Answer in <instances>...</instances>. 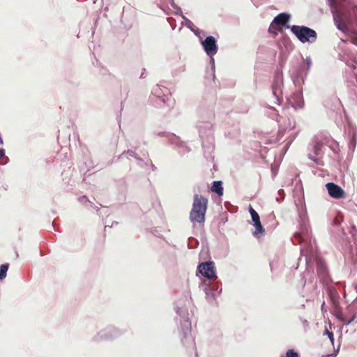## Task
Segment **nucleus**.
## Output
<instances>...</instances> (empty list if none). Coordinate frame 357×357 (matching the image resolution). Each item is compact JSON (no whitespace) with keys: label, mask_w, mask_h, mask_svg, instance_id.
Instances as JSON below:
<instances>
[{"label":"nucleus","mask_w":357,"mask_h":357,"mask_svg":"<svg viewBox=\"0 0 357 357\" xmlns=\"http://www.w3.org/2000/svg\"><path fill=\"white\" fill-rule=\"evenodd\" d=\"M298 213L300 230L294 233L291 240L294 243L297 241L298 243H303V245L310 244L312 243L311 229L305 206L299 208Z\"/></svg>","instance_id":"7ed1b4c3"},{"label":"nucleus","mask_w":357,"mask_h":357,"mask_svg":"<svg viewBox=\"0 0 357 357\" xmlns=\"http://www.w3.org/2000/svg\"><path fill=\"white\" fill-rule=\"evenodd\" d=\"M357 317V312L354 313L352 317L350 319H348V320H346L343 321L344 326H349L352 321H354V319Z\"/></svg>","instance_id":"ea45409f"},{"label":"nucleus","mask_w":357,"mask_h":357,"mask_svg":"<svg viewBox=\"0 0 357 357\" xmlns=\"http://www.w3.org/2000/svg\"><path fill=\"white\" fill-rule=\"evenodd\" d=\"M203 38L204 36H202L201 38H199V42L205 53L208 56H211V55H215L218 51V45L215 37L208 36L206 37L205 39H203Z\"/></svg>","instance_id":"9b49d317"},{"label":"nucleus","mask_w":357,"mask_h":357,"mask_svg":"<svg viewBox=\"0 0 357 357\" xmlns=\"http://www.w3.org/2000/svg\"><path fill=\"white\" fill-rule=\"evenodd\" d=\"M307 158H308V159L312 160L317 165L321 164V160L318 158V156L315 155L314 154L313 155L312 153H309L307 155Z\"/></svg>","instance_id":"58836bf2"},{"label":"nucleus","mask_w":357,"mask_h":357,"mask_svg":"<svg viewBox=\"0 0 357 357\" xmlns=\"http://www.w3.org/2000/svg\"><path fill=\"white\" fill-rule=\"evenodd\" d=\"M6 157V152H5V150L2 148H0V159L1 158H3ZM7 160L4 162H0V165H6L8 161V158H6Z\"/></svg>","instance_id":"79ce46f5"},{"label":"nucleus","mask_w":357,"mask_h":357,"mask_svg":"<svg viewBox=\"0 0 357 357\" xmlns=\"http://www.w3.org/2000/svg\"><path fill=\"white\" fill-rule=\"evenodd\" d=\"M199 288L204 292L206 300L211 304H217V298L222 292L220 282L215 280L204 282L199 285Z\"/></svg>","instance_id":"0eeeda50"},{"label":"nucleus","mask_w":357,"mask_h":357,"mask_svg":"<svg viewBox=\"0 0 357 357\" xmlns=\"http://www.w3.org/2000/svg\"><path fill=\"white\" fill-rule=\"evenodd\" d=\"M341 222V220H339L337 218H335L333 220V225H339Z\"/></svg>","instance_id":"09e8293b"},{"label":"nucleus","mask_w":357,"mask_h":357,"mask_svg":"<svg viewBox=\"0 0 357 357\" xmlns=\"http://www.w3.org/2000/svg\"><path fill=\"white\" fill-rule=\"evenodd\" d=\"M284 357H300V356L297 351H296L293 349H290L286 351Z\"/></svg>","instance_id":"f704fd0d"},{"label":"nucleus","mask_w":357,"mask_h":357,"mask_svg":"<svg viewBox=\"0 0 357 357\" xmlns=\"http://www.w3.org/2000/svg\"><path fill=\"white\" fill-rule=\"evenodd\" d=\"M78 201L82 203V204H86V203H90L91 205V207H93V208H96L97 211H98L99 209L98 208V207L96 206H95L93 204V203L89 201V199H88V197L86 196V195H83V196H80L78 197Z\"/></svg>","instance_id":"c756f323"},{"label":"nucleus","mask_w":357,"mask_h":357,"mask_svg":"<svg viewBox=\"0 0 357 357\" xmlns=\"http://www.w3.org/2000/svg\"><path fill=\"white\" fill-rule=\"evenodd\" d=\"M185 70V65H181L179 67H178L176 69L172 71V75L174 77L178 75L180 73L184 72Z\"/></svg>","instance_id":"4c0bfd02"},{"label":"nucleus","mask_w":357,"mask_h":357,"mask_svg":"<svg viewBox=\"0 0 357 357\" xmlns=\"http://www.w3.org/2000/svg\"><path fill=\"white\" fill-rule=\"evenodd\" d=\"M138 162V165L141 167V168H146V165H144V162H146V160L143 159V162Z\"/></svg>","instance_id":"8fccbe9b"},{"label":"nucleus","mask_w":357,"mask_h":357,"mask_svg":"<svg viewBox=\"0 0 357 357\" xmlns=\"http://www.w3.org/2000/svg\"><path fill=\"white\" fill-rule=\"evenodd\" d=\"M167 139L171 144L174 145L176 148H177L181 155H184L190 151V149L186 144V143L183 141H181L180 138L175 134L168 135Z\"/></svg>","instance_id":"ddd939ff"},{"label":"nucleus","mask_w":357,"mask_h":357,"mask_svg":"<svg viewBox=\"0 0 357 357\" xmlns=\"http://www.w3.org/2000/svg\"><path fill=\"white\" fill-rule=\"evenodd\" d=\"M137 149V146H134L133 149H129L128 150H126L121 153V155H119L118 159L123 158L124 157H126L127 158L128 156H130L132 158H134L137 162H143V158H141L138 153L136 152V149Z\"/></svg>","instance_id":"aec40b11"},{"label":"nucleus","mask_w":357,"mask_h":357,"mask_svg":"<svg viewBox=\"0 0 357 357\" xmlns=\"http://www.w3.org/2000/svg\"><path fill=\"white\" fill-rule=\"evenodd\" d=\"M214 119L215 113L213 109L201 108L199 109L197 128L202 140L204 158L209 162H212L214 158L213 155L215 149V139L213 136Z\"/></svg>","instance_id":"f257e3e1"},{"label":"nucleus","mask_w":357,"mask_h":357,"mask_svg":"<svg viewBox=\"0 0 357 357\" xmlns=\"http://www.w3.org/2000/svg\"><path fill=\"white\" fill-rule=\"evenodd\" d=\"M289 103L295 109H302L304 107V100L303 93L301 91L294 93L290 99H288Z\"/></svg>","instance_id":"f3484780"},{"label":"nucleus","mask_w":357,"mask_h":357,"mask_svg":"<svg viewBox=\"0 0 357 357\" xmlns=\"http://www.w3.org/2000/svg\"><path fill=\"white\" fill-rule=\"evenodd\" d=\"M145 72H146V69L145 68H142V73L140 75V78H144V77Z\"/></svg>","instance_id":"5fc2aeb1"},{"label":"nucleus","mask_w":357,"mask_h":357,"mask_svg":"<svg viewBox=\"0 0 357 357\" xmlns=\"http://www.w3.org/2000/svg\"><path fill=\"white\" fill-rule=\"evenodd\" d=\"M333 20L335 24L336 28L343 32L347 33L348 31V28L346 24L337 16V14H333Z\"/></svg>","instance_id":"4be33fe9"},{"label":"nucleus","mask_w":357,"mask_h":357,"mask_svg":"<svg viewBox=\"0 0 357 357\" xmlns=\"http://www.w3.org/2000/svg\"><path fill=\"white\" fill-rule=\"evenodd\" d=\"M283 84L282 75L276 73L274 76L273 83L272 84V92L275 99V103L280 105L282 102V86Z\"/></svg>","instance_id":"f8f14e48"},{"label":"nucleus","mask_w":357,"mask_h":357,"mask_svg":"<svg viewBox=\"0 0 357 357\" xmlns=\"http://www.w3.org/2000/svg\"><path fill=\"white\" fill-rule=\"evenodd\" d=\"M354 63H355L356 65H352V68H357V66H356V65H357V58L354 61Z\"/></svg>","instance_id":"6e6d98bb"},{"label":"nucleus","mask_w":357,"mask_h":357,"mask_svg":"<svg viewBox=\"0 0 357 357\" xmlns=\"http://www.w3.org/2000/svg\"><path fill=\"white\" fill-rule=\"evenodd\" d=\"M176 312L179 319L180 330L183 334L182 342H183V339H190L191 334V321L189 319L188 310L184 307H176Z\"/></svg>","instance_id":"6e6552de"},{"label":"nucleus","mask_w":357,"mask_h":357,"mask_svg":"<svg viewBox=\"0 0 357 357\" xmlns=\"http://www.w3.org/2000/svg\"><path fill=\"white\" fill-rule=\"evenodd\" d=\"M118 224H119V222L113 221L111 225H105V228L106 229L107 227H112L114 225H117Z\"/></svg>","instance_id":"3c124183"},{"label":"nucleus","mask_w":357,"mask_h":357,"mask_svg":"<svg viewBox=\"0 0 357 357\" xmlns=\"http://www.w3.org/2000/svg\"><path fill=\"white\" fill-rule=\"evenodd\" d=\"M197 272L210 281L218 278L215 263L213 261H207L199 263L197 266Z\"/></svg>","instance_id":"1a4fd4ad"},{"label":"nucleus","mask_w":357,"mask_h":357,"mask_svg":"<svg viewBox=\"0 0 357 357\" xmlns=\"http://www.w3.org/2000/svg\"><path fill=\"white\" fill-rule=\"evenodd\" d=\"M321 146L322 145L319 142H316L315 144H314L312 146L313 154H314L317 156H319L321 152Z\"/></svg>","instance_id":"7c9ffc66"},{"label":"nucleus","mask_w":357,"mask_h":357,"mask_svg":"<svg viewBox=\"0 0 357 357\" xmlns=\"http://www.w3.org/2000/svg\"><path fill=\"white\" fill-rule=\"evenodd\" d=\"M188 248H195L199 245V241L195 238L194 237H190L188 238Z\"/></svg>","instance_id":"72a5a7b5"},{"label":"nucleus","mask_w":357,"mask_h":357,"mask_svg":"<svg viewBox=\"0 0 357 357\" xmlns=\"http://www.w3.org/2000/svg\"><path fill=\"white\" fill-rule=\"evenodd\" d=\"M300 250L301 255L305 257L306 264H309L314 260L316 261L317 273L321 282L325 286L329 285L331 279L328 274V268L325 262L318 257L317 250L314 248L312 243L303 245Z\"/></svg>","instance_id":"f03ea898"},{"label":"nucleus","mask_w":357,"mask_h":357,"mask_svg":"<svg viewBox=\"0 0 357 357\" xmlns=\"http://www.w3.org/2000/svg\"><path fill=\"white\" fill-rule=\"evenodd\" d=\"M174 10H175V14L176 15H180L183 17V16H185L183 14V12H182V10L181 8L178 6H176L175 8H174Z\"/></svg>","instance_id":"37998d69"},{"label":"nucleus","mask_w":357,"mask_h":357,"mask_svg":"<svg viewBox=\"0 0 357 357\" xmlns=\"http://www.w3.org/2000/svg\"><path fill=\"white\" fill-rule=\"evenodd\" d=\"M165 92H167V88L156 84L152 89L151 95L158 98L160 102L165 103L167 100Z\"/></svg>","instance_id":"a211bd4d"},{"label":"nucleus","mask_w":357,"mask_h":357,"mask_svg":"<svg viewBox=\"0 0 357 357\" xmlns=\"http://www.w3.org/2000/svg\"><path fill=\"white\" fill-rule=\"evenodd\" d=\"M278 192L280 195V196L281 197V199H284V195H285L284 190L283 189H280Z\"/></svg>","instance_id":"de8ad7c7"},{"label":"nucleus","mask_w":357,"mask_h":357,"mask_svg":"<svg viewBox=\"0 0 357 357\" xmlns=\"http://www.w3.org/2000/svg\"><path fill=\"white\" fill-rule=\"evenodd\" d=\"M291 17V14L288 13H280L273 18V22L275 24L280 25L285 29H290L291 26L289 24V22H290Z\"/></svg>","instance_id":"dca6fc26"},{"label":"nucleus","mask_w":357,"mask_h":357,"mask_svg":"<svg viewBox=\"0 0 357 357\" xmlns=\"http://www.w3.org/2000/svg\"><path fill=\"white\" fill-rule=\"evenodd\" d=\"M208 206V199L202 195H194L192 208L190 212V220L192 222L203 223Z\"/></svg>","instance_id":"20e7f679"},{"label":"nucleus","mask_w":357,"mask_h":357,"mask_svg":"<svg viewBox=\"0 0 357 357\" xmlns=\"http://www.w3.org/2000/svg\"><path fill=\"white\" fill-rule=\"evenodd\" d=\"M208 71H210V68H207L206 70V76H205V78L208 80H212V81H215V79H213L212 77H211V73Z\"/></svg>","instance_id":"c03bdc74"},{"label":"nucleus","mask_w":357,"mask_h":357,"mask_svg":"<svg viewBox=\"0 0 357 357\" xmlns=\"http://www.w3.org/2000/svg\"><path fill=\"white\" fill-rule=\"evenodd\" d=\"M349 149L354 150L356 145V140H357V131L356 129H352L349 132Z\"/></svg>","instance_id":"b1692460"},{"label":"nucleus","mask_w":357,"mask_h":357,"mask_svg":"<svg viewBox=\"0 0 357 357\" xmlns=\"http://www.w3.org/2000/svg\"><path fill=\"white\" fill-rule=\"evenodd\" d=\"M305 66H300L296 74L292 75V79L295 85L299 84L300 82L304 84L305 79H306L309 71L312 67V61L310 56H306L304 60Z\"/></svg>","instance_id":"9d476101"},{"label":"nucleus","mask_w":357,"mask_h":357,"mask_svg":"<svg viewBox=\"0 0 357 357\" xmlns=\"http://www.w3.org/2000/svg\"><path fill=\"white\" fill-rule=\"evenodd\" d=\"M288 121V123H287V126L285 127V130H293L296 127V123L294 121L293 123H291V120L289 119H288L287 120Z\"/></svg>","instance_id":"a19ab883"},{"label":"nucleus","mask_w":357,"mask_h":357,"mask_svg":"<svg viewBox=\"0 0 357 357\" xmlns=\"http://www.w3.org/2000/svg\"><path fill=\"white\" fill-rule=\"evenodd\" d=\"M328 294L333 305H337L340 295L337 289L333 287H329V285H328Z\"/></svg>","instance_id":"412c9836"},{"label":"nucleus","mask_w":357,"mask_h":357,"mask_svg":"<svg viewBox=\"0 0 357 357\" xmlns=\"http://www.w3.org/2000/svg\"><path fill=\"white\" fill-rule=\"evenodd\" d=\"M328 195L334 199H342L345 196L344 190L338 185L329 182L326 184Z\"/></svg>","instance_id":"2eb2a0df"},{"label":"nucleus","mask_w":357,"mask_h":357,"mask_svg":"<svg viewBox=\"0 0 357 357\" xmlns=\"http://www.w3.org/2000/svg\"><path fill=\"white\" fill-rule=\"evenodd\" d=\"M211 190L215 192L218 195L221 196L223 195V186L221 181H214L212 183Z\"/></svg>","instance_id":"5701e85b"},{"label":"nucleus","mask_w":357,"mask_h":357,"mask_svg":"<svg viewBox=\"0 0 357 357\" xmlns=\"http://www.w3.org/2000/svg\"><path fill=\"white\" fill-rule=\"evenodd\" d=\"M169 134H170L169 132H160L158 133V135L160 136V137H166L167 139V135Z\"/></svg>","instance_id":"49530a36"},{"label":"nucleus","mask_w":357,"mask_h":357,"mask_svg":"<svg viewBox=\"0 0 357 357\" xmlns=\"http://www.w3.org/2000/svg\"><path fill=\"white\" fill-rule=\"evenodd\" d=\"M148 155V153L146 151L145 153H143L142 155L144 156L145 155Z\"/></svg>","instance_id":"13d9d810"},{"label":"nucleus","mask_w":357,"mask_h":357,"mask_svg":"<svg viewBox=\"0 0 357 357\" xmlns=\"http://www.w3.org/2000/svg\"><path fill=\"white\" fill-rule=\"evenodd\" d=\"M183 19L185 22L182 24L192 31L195 35L199 38V39L201 38L202 36H205V32L195 26L191 20L185 16H183Z\"/></svg>","instance_id":"6ab92c4d"},{"label":"nucleus","mask_w":357,"mask_h":357,"mask_svg":"<svg viewBox=\"0 0 357 357\" xmlns=\"http://www.w3.org/2000/svg\"><path fill=\"white\" fill-rule=\"evenodd\" d=\"M213 56L214 55H211V56H209L210 59H209V65H210V73H211V77L213 79H214L215 78V59L213 58Z\"/></svg>","instance_id":"c85d7f7f"},{"label":"nucleus","mask_w":357,"mask_h":357,"mask_svg":"<svg viewBox=\"0 0 357 357\" xmlns=\"http://www.w3.org/2000/svg\"><path fill=\"white\" fill-rule=\"evenodd\" d=\"M335 307V316L340 321L343 322L345 321V318L343 315L342 310L339 305H334Z\"/></svg>","instance_id":"a878e982"},{"label":"nucleus","mask_w":357,"mask_h":357,"mask_svg":"<svg viewBox=\"0 0 357 357\" xmlns=\"http://www.w3.org/2000/svg\"><path fill=\"white\" fill-rule=\"evenodd\" d=\"M252 225L255 227V230L252 232V235L255 237H259V235L264 234L265 229L263 225H261V222Z\"/></svg>","instance_id":"393cba45"},{"label":"nucleus","mask_w":357,"mask_h":357,"mask_svg":"<svg viewBox=\"0 0 357 357\" xmlns=\"http://www.w3.org/2000/svg\"><path fill=\"white\" fill-rule=\"evenodd\" d=\"M296 137V134H294L293 135H290L289 140L286 143V144L283 147V150L284 152H287L290 144L292 143V142L295 139Z\"/></svg>","instance_id":"c9c22d12"},{"label":"nucleus","mask_w":357,"mask_h":357,"mask_svg":"<svg viewBox=\"0 0 357 357\" xmlns=\"http://www.w3.org/2000/svg\"><path fill=\"white\" fill-rule=\"evenodd\" d=\"M340 344L339 343L337 348L334 349L335 356L338 354L340 351Z\"/></svg>","instance_id":"864d4df0"},{"label":"nucleus","mask_w":357,"mask_h":357,"mask_svg":"<svg viewBox=\"0 0 357 357\" xmlns=\"http://www.w3.org/2000/svg\"><path fill=\"white\" fill-rule=\"evenodd\" d=\"M291 32L302 43H314L317 39L315 30L305 25H291Z\"/></svg>","instance_id":"423d86ee"},{"label":"nucleus","mask_w":357,"mask_h":357,"mask_svg":"<svg viewBox=\"0 0 357 357\" xmlns=\"http://www.w3.org/2000/svg\"><path fill=\"white\" fill-rule=\"evenodd\" d=\"M124 15H125V7L123 8V10L122 18L124 17Z\"/></svg>","instance_id":"4d7b16f0"},{"label":"nucleus","mask_w":357,"mask_h":357,"mask_svg":"<svg viewBox=\"0 0 357 357\" xmlns=\"http://www.w3.org/2000/svg\"><path fill=\"white\" fill-rule=\"evenodd\" d=\"M276 25L277 24H275V23H273L272 22L268 27V32L270 33L273 34L274 36L278 35V32L280 31V29H278V27Z\"/></svg>","instance_id":"2f4dec72"},{"label":"nucleus","mask_w":357,"mask_h":357,"mask_svg":"<svg viewBox=\"0 0 357 357\" xmlns=\"http://www.w3.org/2000/svg\"><path fill=\"white\" fill-rule=\"evenodd\" d=\"M169 3L171 5V6L173 8H175L176 6H178L174 0H169Z\"/></svg>","instance_id":"603ef678"},{"label":"nucleus","mask_w":357,"mask_h":357,"mask_svg":"<svg viewBox=\"0 0 357 357\" xmlns=\"http://www.w3.org/2000/svg\"><path fill=\"white\" fill-rule=\"evenodd\" d=\"M126 331L109 325L98 331L91 339L93 343L100 342L112 341L125 333Z\"/></svg>","instance_id":"39448f33"},{"label":"nucleus","mask_w":357,"mask_h":357,"mask_svg":"<svg viewBox=\"0 0 357 357\" xmlns=\"http://www.w3.org/2000/svg\"><path fill=\"white\" fill-rule=\"evenodd\" d=\"M144 165H146V169H148L150 168L151 171L155 172L157 170V167L155 166V165L152 162V160L150 158H148L146 160V162H144Z\"/></svg>","instance_id":"473e14b6"},{"label":"nucleus","mask_w":357,"mask_h":357,"mask_svg":"<svg viewBox=\"0 0 357 357\" xmlns=\"http://www.w3.org/2000/svg\"><path fill=\"white\" fill-rule=\"evenodd\" d=\"M324 335H327L329 338L331 344L334 345V335L333 333L331 331H329L326 328L324 330Z\"/></svg>","instance_id":"e433bc0d"},{"label":"nucleus","mask_w":357,"mask_h":357,"mask_svg":"<svg viewBox=\"0 0 357 357\" xmlns=\"http://www.w3.org/2000/svg\"><path fill=\"white\" fill-rule=\"evenodd\" d=\"M82 159L78 165L79 171L86 173L91 168L94 167L93 161L91 159L89 151L85 148L82 149Z\"/></svg>","instance_id":"4468645a"},{"label":"nucleus","mask_w":357,"mask_h":357,"mask_svg":"<svg viewBox=\"0 0 357 357\" xmlns=\"http://www.w3.org/2000/svg\"><path fill=\"white\" fill-rule=\"evenodd\" d=\"M249 212L251 215L252 224L261 222L260 217H259L258 213L252 206L249 207Z\"/></svg>","instance_id":"bb28decb"},{"label":"nucleus","mask_w":357,"mask_h":357,"mask_svg":"<svg viewBox=\"0 0 357 357\" xmlns=\"http://www.w3.org/2000/svg\"><path fill=\"white\" fill-rule=\"evenodd\" d=\"M9 268V264L6 263L0 266V280H3L7 275V271Z\"/></svg>","instance_id":"cd10ccee"},{"label":"nucleus","mask_w":357,"mask_h":357,"mask_svg":"<svg viewBox=\"0 0 357 357\" xmlns=\"http://www.w3.org/2000/svg\"><path fill=\"white\" fill-rule=\"evenodd\" d=\"M285 130H286L285 129L283 130V129H282V128H280V129L278 130V137L280 138L282 137L284 135Z\"/></svg>","instance_id":"a18cd8bd"},{"label":"nucleus","mask_w":357,"mask_h":357,"mask_svg":"<svg viewBox=\"0 0 357 357\" xmlns=\"http://www.w3.org/2000/svg\"><path fill=\"white\" fill-rule=\"evenodd\" d=\"M321 307H324V303H322Z\"/></svg>","instance_id":"bf43d9fd"}]
</instances>
